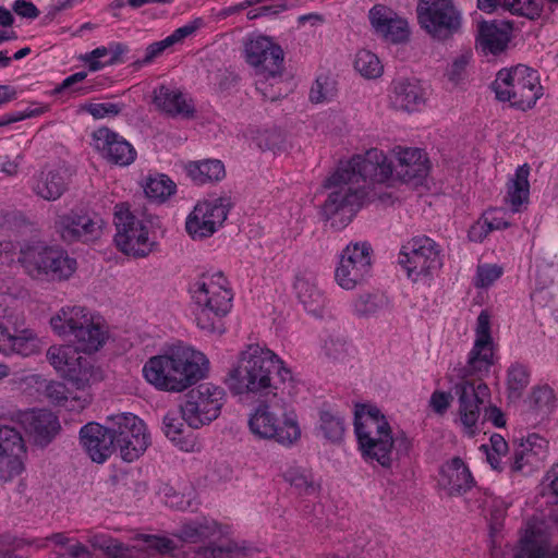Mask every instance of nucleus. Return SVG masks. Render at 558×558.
Here are the masks:
<instances>
[{"label": "nucleus", "instance_id": "34", "mask_svg": "<svg viewBox=\"0 0 558 558\" xmlns=\"http://www.w3.org/2000/svg\"><path fill=\"white\" fill-rule=\"evenodd\" d=\"M390 305L389 298L381 292H365L352 302V312L356 317L368 318L377 315Z\"/></svg>", "mask_w": 558, "mask_h": 558}, {"label": "nucleus", "instance_id": "56", "mask_svg": "<svg viewBox=\"0 0 558 558\" xmlns=\"http://www.w3.org/2000/svg\"><path fill=\"white\" fill-rule=\"evenodd\" d=\"M94 546L104 550L106 555L112 558H124L129 553V548L123 543L111 537H99Z\"/></svg>", "mask_w": 558, "mask_h": 558}, {"label": "nucleus", "instance_id": "62", "mask_svg": "<svg viewBox=\"0 0 558 558\" xmlns=\"http://www.w3.org/2000/svg\"><path fill=\"white\" fill-rule=\"evenodd\" d=\"M468 63L469 58L466 56L457 58L447 70V76L449 81L454 84H458L460 81H462L465 75Z\"/></svg>", "mask_w": 558, "mask_h": 558}, {"label": "nucleus", "instance_id": "61", "mask_svg": "<svg viewBox=\"0 0 558 558\" xmlns=\"http://www.w3.org/2000/svg\"><path fill=\"white\" fill-rule=\"evenodd\" d=\"M50 326L58 336L66 335L70 330V313L66 307L60 308L51 318Z\"/></svg>", "mask_w": 558, "mask_h": 558}, {"label": "nucleus", "instance_id": "49", "mask_svg": "<svg viewBox=\"0 0 558 558\" xmlns=\"http://www.w3.org/2000/svg\"><path fill=\"white\" fill-rule=\"evenodd\" d=\"M134 541L142 542L144 544L143 549L160 555L172 553L177 549L174 542L165 536L151 535V534H136Z\"/></svg>", "mask_w": 558, "mask_h": 558}, {"label": "nucleus", "instance_id": "20", "mask_svg": "<svg viewBox=\"0 0 558 558\" xmlns=\"http://www.w3.org/2000/svg\"><path fill=\"white\" fill-rule=\"evenodd\" d=\"M11 420L20 424L33 437L35 445L46 447L60 429L58 417L48 410L16 411Z\"/></svg>", "mask_w": 558, "mask_h": 558}, {"label": "nucleus", "instance_id": "11", "mask_svg": "<svg viewBox=\"0 0 558 558\" xmlns=\"http://www.w3.org/2000/svg\"><path fill=\"white\" fill-rule=\"evenodd\" d=\"M345 177L354 185L366 190L367 183H384L393 175V169L381 150L373 148L364 155H355L345 162H340L335 171V179Z\"/></svg>", "mask_w": 558, "mask_h": 558}, {"label": "nucleus", "instance_id": "16", "mask_svg": "<svg viewBox=\"0 0 558 558\" xmlns=\"http://www.w3.org/2000/svg\"><path fill=\"white\" fill-rule=\"evenodd\" d=\"M246 62L257 76L278 80L283 71V50L266 36L251 38L244 48Z\"/></svg>", "mask_w": 558, "mask_h": 558}, {"label": "nucleus", "instance_id": "44", "mask_svg": "<svg viewBox=\"0 0 558 558\" xmlns=\"http://www.w3.org/2000/svg\"><path fill=\"white\" fill-rule=\"evenodd\" d=\"M319 422V428L326 439L332 442H338L342 439L344 434V420L339 413L322 410Z\"/></svg>", "mask_w": 558, "mask_h": 558}, {"label": "nucleus", "instance_id": "24", "mask_svg": "<svg viewBox=\"0 0 558 558\" xmlns=\"http://www.w3.org/2000/svg\"><path fill=\"white\" fill-rule=\"evenodd\" d=\"M403 183L418 185L428 174L427 159L420 148H404L398 153V165L392 168Z\"/></svg>", "mask_w": 558, "mask_h": 558}, {"label": "nucleus", "instance_id": "41", "mask_svg": "<svg viewBox=\"0 0 558 558\" xmlns=\"http://www.w3.org/2000/svg\"><path fill=\"white\" fill-rule=\"evenodd\" d=\"M283 477L300 494L315 495L319 490V484L306 469L291 466L283 473Z\"/></svg>", "mask_w": 558, "mask_h": 558}, {"label": "nucleus", "instance_id": "55", "mask_svg": "<svg viewBox=\"0 0 558 558\" xmlns=\"http://www.w3.org/2000/svg\"><path fill=\"white\" fill-rule=\"evenodd\" d=\"M333 96V84L327 76H320L316 80L310 92L312 102H323Z\"/></svg>", "mask_w": 558, "mask_h": 558}, {"label": "nucleus", "instance_id": "1", "mask_svg": "<svg viewBox=\"0 0 558 558\" xmlns=\"http://www.w3.org/2000/svg\"><path fill=\"white\" fill-rule=\"evenodd\" d=\"M494 341L490 335V316L482 311L477 316L475 341L469 352L465 366L461 369V377L452 387L458 399V413L460 422L469 434L474 433L481 407L488 402L490 391L483 381L495 363Z\"/></svg>", "mask_w": 558, "mask_h": 558}, {"label": "nucleus", "instance_id": "53", "mask_svg": "<svg viewBox=\"0 0 558 558\" xmlns=\"http://www.w3.org/2000/svg\"><path fill=\"white\" fill-rule=\"evenodd\" d=\"M124 108V104L121 102L88 104L83 107V109L89 112L95 119L117 117Z\"/></svg>", "mask_w": 558, "mask_h": 558}, {"label": "nucleus", "instance_id": "17", "mask_svg": "<svg viewBox=\"0 0 558 558\" xmlns=\"http://www.w3.org/2000/svg\"><path fill=\"white\" fill-rule=\"evenodd\" d=\"M229 208V201L222 197L197 203L186 218V232L193 240L211 236L226 221Z\"/></svg>", "mask_w": 558, "mask_h": 558}, {"label": "nucleus", "instance_id": "27", "mask_svg": "<svg viewBox=\"0 0 558 558\" xmlns=\"http://www.w3.org/2000/svg\"><path fill=\"white\" fill-rule=\"evenodd\" d=\"M438 483L448 495L460 496L471 489L474 480L463 460L454 457L441 466Z\"/></svg>", "mask_w": 558, "mask_h": 558}, {"label": "nucleus", "instance_id": "19", "mask_svg": "<svg viewBox=\"0 0 558 558\" xmlns=\"http://www.w3.org/2000/svg\"><path fill=\"white\" fill-rule=\"evenodd\" d=\"M27 449L22 434L0 424V482H11L25 471Z\"/></svg>", "mask_w": 558, "mask_h": 558}, {"label": "nucleus", "instance_id": "21", "mask_svg": "<svg viewBox=\"0 0 558 558\" xmlns=\"http://www.w3.org/2000/svg\"><path fill=\"white\" fill-rule=\"evenodd\" d=\"M94 147L111 163L129 166L136 158L134 147L121 135L108 128L93 132Z\"/></svg>", "mask_w": 558, "mask_h": 558}, {"label": "nucleus", "instance_id": "58", "mask_svg": "<svg viewBox=\"0 0 558 558\" xmlns=\"http://www.w3.org/2000/svg\"><path fill=\"white\" fill-rule=\"evenodd\" d=\"M171 45H170V40H167V38L162 39V40H159V41H155L153 44H150L146 50H145V56L143 59H138L136 61L133 62V65L136 68V69H140L142 68L143 65H146V64H149L151 63L156 58H158L159 56H161L163 53V51L168 48H170Z\"/></svg>", "mask_w": 558, "mask_h": 558}, {"label": "nucleus", "instance_id": "23", "mask_svg": "<svg viewBox=\"0 0 558 558\" xmlns=\"http://www.w3.org/2000/svg\"><path fill=\"white\" fill-rule=\"evenodd\" d=\"M80 444L93 462L104 463L116 451V445L99 423L89 422L80 430Z\"/></svg>", "mask_w": 558, "mask_h": 558}, {"label": "nucleus", "instance_id": "8", "mask_svg": "<svg viewBox=\"0 0 558 558\" xmlns=\"http://www.w3.org/2000/svg\"><path fill=\"white\" fill-rule=\"evenodd\" d=\"M335 179V172L326 180L325 186L330 190L322 205V217L330 221L332 228L340 230L347 227L361 208L367 191L362 185H354L345 177Z\"/></svg>", "mask_w": 558, "mask_h": 558}, {"label": "nucleus", "instance_id": "31", "mask_svg": "<svg viewBox=\"0 0 558 558\" xmlns=\"http://www.w3.org/2000/svg\"><path fill=\"white\" fill-rule=\"evenodd\" d=\"M102 219L96 213L72 216V242H94L101 235Z\"/></svg>", "mask_w": 558, "mask_h": 558}, {"label": "nucleus", "instance_id": "60", "mask_svg": "<svg viewBox=\"0 0 558 558\" xmlns=\"http://www.w3.org/2000/svg\"><path fill=\"white\" fill-rule=\"evenodd\" d=\"M368 418L378 424H380L381 421H387L378 408L361 405L356 408L354 413V427L360 423H365Z\"/></svg>", "mask_w": 558, "mask_h": 558}, {"label": "nucleus", "instance_id": "48", "mask_svg": "<svg viewBox=\"0 0 558 558\" xmlns=\"http://www.w3.org/2000/svg\"><path fill=\"white\" fill-rule=\"evenodd\" d=\"M184 423L186 422L182 404L177 410H169L162 420L165 435L172 441H180Z\"/></svg>", "mask_w": 558, "mask_h": 558}, {"label": "nucleus", "instance_id": "33", "mask_svg": "<svg viewBox=\"0 0 558 558\" xmlns=\"http://www.w3.org/2000/svg\"><path fill=\"white\" fill-rule=\"evenodd\" d=\"M145 426L144 422L132 413H119L108 417V429L110 438L116 445L124 437H130L132 433H138Z\"/></svg>", "mask_w": 558, "mask_h": 558}, {"label": "nucleus", "instance_id": "43", "mask_svg": "<svg viewBox=\"0 0 558 558\" xmlns=\"http://www.w3.org/2000/svg\"><path fill=\"white\" fill-rule=\"evenodd\" d=\"M175 183L165 174H158L147 179L144 192L148 198L165 202L175 193Z\"/></svg>", "mask_w": 558, "mask_h": 558}, {"label": "nucleus", "instance_id": "36", "mask_svg": "<svg viewBox=\"0 0 558 558\" xmlns=\"http://www.w3.org/2000/svg\"><path fill=\"white\" fill-rule=\"evenodd\" d=\"M295 289L305 311L316 316L320 315L326 302L324 293L306 280H298Z\"/></svg>", "mask_w": 558, "mask_h": 558}, {"label": "nucleus", "instance_id": "39", "mask_svg": "<svg viewBox=\"0 0 558 558\" xmlns=\"http://www.w3.org/2000/svg\"><path fill=\"white\" fill-rule=\"evenodd\" d=\"M33 189L34 192L44 199L54 201L65 191V183L63 178L57 172H41Z\"/></svg>", "mask_w": 558, "mask_h": 558}, {"label": "nucleus", "instance_id": "29", "mask_svg": "<svg viewBox=\"0 0 558 558\" xmlns=\"http://www.w3.org/2000/svg\"><path fill=\"white\" fill-rule=\"evenodd\" d=\"M392 104L396 108L412 112L425 102V90L415 78H401L392 83Z\"/></svg>", "mask_w": 558, "mask_h": 558}, {"label": "nucleus", "instance_id": "14", "mask_svg": "<svg viewBox=\"0 0 558 558\" xmlns=\"http://www.w3.org/2000/svg\"><path fill=\"white\" fill-rule=\"evenodd\" d=\"M372 253L368 242H354L345 246L335 270V279L339 287L353 290L371 277Z\"/></svg>", "mask_w": 558, "mask_h": 558}, {"label": "nucleus", "instance_id": "18", "mask_svg": "<svg viewBox=\"0 0 558 558\" xmlns=\"http://www.w3.org/2000/svg\"><path fill=\"white\" fill-rule=\"evenodd\" d=\"M19 262L33 278H39L44 275L61 278V270L68 263V255L65 251L59 247L37 243L22 247Z\"/></svg>", "mask_w": 558, "mask_h": 558}, {"label": "nucleus", "instance_id": "51", "mask_svg": "<svg viewBox=\"0 0 558 558\" xmlns=\"http://www.w3.org/2000/svg\"><path fill=\"white\" fill-rule=\"evenodd\" d=\"M531 403L543 413L550 412L555 403L554 390L548 386L535 388L531 396Z\"/></svg>", "mask_w": 558, "mask_h": 558}, {"label": "nucleus", "instance_id": "54", "mask_svg": "<svg viewBox=\"0 0 558 558\" xmlns=\"http://www.w3.org/2000/svg\"><path fill=\"white\" fill-rule=\"evenodd\" d=\"M324 353L332 361H343L348 355L347 341L341 337L330 336L325 341Z\"/></svg>", "mask_w": 558, "mask_h": 558}, {"label": "nucleus", "instance_id": "25", "mask_svg": "<svg viewBox=\"0 0 558 558\" xmlns=\"http://www.w3.org/2000/svg\"><path fill=\"white\" fill-rule=\"evenodd\" d=\"M369 21L376 33L391 43H402L409 36L407 21L397 17L396 14L385 5H374L369 10Z\"/></svg>", "mask_w": 558, "mask_h": 558}, {"label": "nucleus", "instance_id": "6", "mask_svg": "<svg viewBox=\"0 0 558 558\" xmlns=\"http://www.w3.org/2000/svg\"><path fill=\"white\" fill-rule=\"evenodd\" d=\"M360 449L364 457L376 460L383 468L390 469L393 463L410 456L412 439L404 432L391 435L387 421L380 424L368 418L354 428Z\"/></svg>", "mask_w": 558, "mask_h": 558}, {"label": "nucleus", "instance_id": "45", "mask_svg": "<svg viewBox=\"0 0 558 558\" xmlns=\"http://www.w3.org/2000/svg\"><path fill=\"white\" fill-rule=\"evenodd\" d=\"M47 361L64 379L70 378V345L52 344L46 353Z\"/></svg>", "mask_w": 558, "mask_h": 558}, {"label": "nucleus", "instance_id": "26", "mask_svg": "<svg viewBox=\"0 0 558 558\" xmlns=\"http://www.w3.org/2000/svg\"><path fill=\"white\" fill-rule=\"evenodd\" d=\"M511 22L482 21L477 25L476 44L485 53L502 52L510 40Z\"/></svg>", "mask_w": 558, "mask_h": 558}, {"label": "nucleus", "instance_id": "32", "mask_svg": "<svg viewBox=\"0 0 558 558\" xmlns=\"http://www.w3.org/2000/svg\"><path fill=\"white\" fill-rule=\"evenodd\" d=\"M186 171L189 177L199 185L220 181L226 175L225 166L218 159L190 162Z\"/></svg>", "mask_w": 558, "mask_h": 558}, {"label": "nucleus", "instance_id": "52", "mask_svg": "<svg viewBox=\"0 0 558 558\" xmlns=\"http://www.w3.org/2000/svg\"><path fill=\"white\" fill-rule=\"evenodd\" d=\"M541 495L548 498V504L558 505V464L553 466L544 476L541 484Z\"/></svg>", "mask_w": 558, "mask_h": 558}, {"label": "nucleus", "instance_id": "42", "mask_svg": "<svg viewBox=\"0 0 558 558\" xmlns=\"http://www.w3.org/2000/svg\"><path fill=\"white\" fill-rule=\"evenodd\" d=\"M530 384V373L525 365L520 363L512 364L507 372L508 398L511 401L519 400L527 385Z\"/></svg>", "mask_w": 558, "mask_h": 558}, {"label": "nucleus", "instance_id": "3", "mask_svg": "<svg viewBox=\"0 0 558 558\" xmlns=\"http://www.w3.org/2000/svg\"><path fill=\"white\" fill-rule=\"evenodd\" d=\"M208 366L205 354L183 348L171 354L148 359L143 375L158 390L181 392L205 378Z\"/></svg>", "mask_w": 558, "mask_h": 558}, {"label": "nucleus", "instance_id": "47", "mask_svg": "<svg viewBox=\"0 0 558 558\" xmlns=\"http://www.w3.org/2000/svg\"><path fill=\"white\" fill-rule=\"evenodd\" d=\"M502 9L513 15L535 20L542 12L541 0H502Z\"/></svg>", "mask_w": 558, "mask_h": 558}, {"label": "nucleus", "instance_id": "9", "mask_svg": "<svg viewBox=\"0 0 558 558\" xmlns=\"http://www.w3.org/2000/svg\"><path fill=\"white\" fill-rule=\"evenodd\" d=\"M416 14L420 26L437 40L451 38L462 27V12L453 0H420Z\"/></svg>", "mask_w": 558, "mask_h": 558}, {"label": "nucleus", "instance_id": "59", "mask_svg": "<svg viewBox=\"0 0 558 558\" xmlns=\"http://www.w3.org/2000/svg\"><path fill=\"white\" fill-rule=\"evenodd\" d=\"M68 388L64 384L59 381H50L46 385L45 396L48 400L56 404L62 405L68 401Z\"/></svg>", "mask_w": 558, "mask_h": 558}, {"label": "nucleus", "instance_id": "57", "mask_svg": "<svg viewBox=\"0 0 558 558\" xmlns=\"http://www.w3.org/2000/svg\"><path fill=\"white\" fill-rule=\"evenodd\" d=\"M502 275V269L497 265H482L477 267L475 286L489 287Z\"/></svg>", "mask_w": 558, "mask_h": 558}, {"label": "nucleus", "instance_id": "63", "mask_svg": "<svg viewBox=\"0 0 558 558\" xmlns=\"http://www.w3.org/2000/svg\"><path fill=\"white\" fill-rule=\"evenodd\" d=\"M451 400V392L436 390L430 396L429 404L436 413L444 414L450 407Z\"/></svg>", "mask_w": 558, "mask_h": 558}, {"label": "nucleus", "instance_id": "13", "mask_svg": "<svg viewBox=\"0 0 558 558\" xmlns=\"http://www.w3.org/2000/svg\"><path fill=\"white\" fill-rule=\"evenodd\" d=\"M225 390L206 383L191 389L182 403L186 424L192 428H199L216 420L225 401Z\"/></svg>", "mask_w": 558, "mask_h": 558}, {"label": "nucleus", "instance_id": "64", "mask_svg": "<svg viewBox=\"0 0 558 558\" xmlns=\"http://www.w3.org/2000/svg\"><path fill=\"white\" fill-rule=\"evenodd\" d=\"M12 9L19 16L31 20L37 19L40 14L38 8L33 2L26 0H15Z\"/></svg>", "mask_w": 558, "mask_h": 558}, {"label": "nucleus", "instance_id": "35", "mask_svg": "<svg viewBox=\"0 0 558 558\" xmlns=\"http://www.w3.org/2000/svg\"><path fill=\"white\" fill-rule=\"evenodd\" d=\"M149 445V437L146 434V426L138 433H132L130 437H124L116 444V449L119 448L120 457L126 461L132 462L138 459L147 449Z\"/></svg>", "mask_w": 558, "mask_h": 558}, {"label": "nucleus", "instance_id": "12", "mask_svg": "<svg viewBox=\"0 0 558 558\" xmlns=\"http://www.w3.org/2000/svg\"><path fill=\"white\" fill-rule=\"evenodd\" d=\"M113 222L117 229L114 242L122 253L145 257L153 251L155 242L149 239L147 227L130 211L128 204L114 206Z\"/></svg>", "mask_w": 558, "mask_h": 558}, {"label": "nucleus", "instance_id": "28", "mask_svg": "<svg viewBox=\"0 0 558 558\" xmlns=\"http://www.w3.org/2000/svg\"><path fill=\"white\" fill-rule=\"evenodd\" d=\"M154 105L158 110L171 117L193 118L195 113L192 100L178 88L160 85L154 89Z\"/></svg>", "mask_w": 558, "mask_h": 558}, {"label": "nucleus", "instance_id": "4", "mask_svg": "<svg viewBox=\"0 0 558 558\" xmlns=\"http://www.w3.org/2000/svg\"><path fill=\"white\" fill-rule=\"evenodd\" d=\"M196 325L209 333L223 332L222 319L232 308L233 292L221 271L203 274L190 284Z\"/></svg>", "mask_w": 558, "mask_h": 558}, {"label": "nucleus", "instance_id": "50", "mask_svg": "<svg viewBox=\"0 0 558 558\" xmlns=\"http://www.w3.org/2000/svg\"><path fill=\"white\" fill-rule=\"evenodd\" d=\"M109 58L104 61H94L90 63L92 71H98L106 65L124 63V56L130 51L129 46L122 43H111L108 46Z\"/></svg>", "mask_w": 558, "mask_h": 558}, {"label": "nucleus", "instance_id": "5", "mask_svg": "<svg viewBox=\"0 0 558 558\" xmlns=\"http://www.w3.org/2000/svg\"><path fill=\"white\" fill-rule=\"evenodd\" d=\"M265 398L248 417L250 432L258 439L272 440L287 448L293 446L301 438L294 410L279 392Z\"/></svg>", "mask_w": 558, "mask_h": 558}, {"label": "nucleus", "instance_id": "40", "mask_svg": "<svg viewBox=\"0 0 558 558\" xmlns=\"http://www.w3.org/2000/svg\"><path fill=\"white\" fill-rule=\"evenodd\" d=\"M217 533H219L217 522L203 520L184 524L179 537L186 543H198L211 538Z\"/></svg>", "mask_w": 558, "mask_h": 558}, {"label": "nucleus", "instance_id": "10", "mask_svg": "<svg viewBox=\"0 0 558 558\" xmlns=\"http://www.w3.org/2000/svg\"><path fill=\"white\" fill-rule=\"evenodd\" d=\"M398 264L413 282L430 278L442 267L439 245L428 236H415L402 246Z\"/></svg>", "mask_w": 558, "mask_h": 558}, {"label": "nucleus", "instance_id": "22", "mask_svg": "<svg viewBox=\"0 0 558 558\" xmlns=\"http://www.w3.org/2000/svg\"><path fill=\"white\" fill-rule=\"evenodd\" d=\"M99 378L89 357L78 356L72 363V412L81 413L92 403L90 385Z\"/></svg>", "mask_w": 558, "mask_h": 558}, {"label": "nucleus", "instance_id": "15", "mask_svg": "<svg viewBox=\"0 0 558 558\" xmlns=\"http://www.w3.org/2000/svg\"><path fill=\"white\" fill-rule=\"evenodd\" d=\"M72 336L75 351L90 354L104 347L108 329L101 317L93 315L86 307L72 306Z\"/></svg>", "mask_w": 558, "mask_h": 558}, {"label": "nucleus", "instance_id": "2", "mask_svg": "<svg viewBox=\"0 0 558 558\" xmlns=\"http://www.w3.org/2000/svg\"><path fill=\"white\" fill-rule=\"evenodd\" d=\"M292 380V372L270 349L251 343L239 353L236 365L230 369L226 384L234 395L270 397L279 384Z\"/></svg>", "mask_w": 558, "mask_h": 558}, {"label": "nucleus", "instance_id": "46", "mask_svg": "<svg viewBox=\"0 0 558 558\" xmlns=\"http://www.w3.org/2000/svg\"><path fill=\"white\" fill-rule=\"evenodd\" d=\"M354 69L366 78H376L383 73L378 57L369 50H360L356 53Z\"/></svg>", "mask_w": 558, "mask_h": 558}, {"label": "nucleus", "instance_id": "7", "mask_svg": "<svg viewBox=\"0 0 558 558\" xmlns=\"http://www.w3.org/2000/svg\"><path fill=\"white\" fill-rule=\"evenodd\" d=\"M492 88L499 101L522 111L533 108L543 95L537 72L523 64L498 71Z\"/></svg>", "mask_w": 558, "mask_h": 558}, {"label": "nucleus", "instance_id": "37", "mask_svg": "<svg viewBox=\"0 0 558 558\" xmlns=\"http://www.w3.org/2000/svg\"><path fill=\"white\" fill-rule=\"evenodd\" d=\"M520 445L524 449L525 463H529L530 471L539 469L548 457V441L537 434H531Z\"/></svg>", "mask_w": 558, "mask_h": 558}, {"label": "nucleus", "instance_id": "30", "mask_svg": "<svg viewBox=\"0 0 558 558\" xmlns=\"http://www.w3.org/2000/svg\"><path fill=\"white\" fill-rule=\"evenodd\" d=\"M530 167L524 163L518 167L515 174L507 184L506 201L509 203L513 213H520L529 203L530 196Z\"/></svg>", "mask_w": 558, "mask_h": 558}, {"label": "nucleus", "instance_id": "38", "mask_svg": "<svg viewBox=\"0 0 558 558\" xmlns=\"http://www.w3.org/2000/svg\"><path fill=\"white\" fill-rule=\"evenodd\" d=\"M548 551L546 539L535 530H529L520 539L514 558H543Z\"/></svg>", "mask_w": 558, "mask_h": 558}]
</instances>
